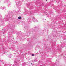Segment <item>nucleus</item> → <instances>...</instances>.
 <instances>
[{"instance_id": "6", "label": "nucleus", "mask_w": 66, "mask_h": 66, "mask_svg": "<svg viewBox=\"0 0 66 66\" xmlns=\"http://www.w3.org/2000/svg\"><path fill=\"white\" fill-rule=\"evenodd\" d=\"M48 0H46V1H47Z\"/></svg>"}, {"instance_id": "3", "label": "nucleus", "mask_w": 66, "mask_h": 66, "mask_svg": "<svg viewBox=\"0 0 66 66\" xmlns=\"http://www.w3.org/2000/svg\"><path fill=\"white\" fill-rule=\"evenodd\" d=\"M35 20V19H33V20H34V21Z\"/></svg>"}, {"instance_id": "4", "label": "nucleus", "mask_w": 66, "mask_h": 66, "mask_svg": "<svg viewBox=\"0 0 66 66\" xmlns=\"http://www.w3.org/2000/svg\"><path fill=\"white\" fill-rule=\"evenodd\" d=\"M2 10H3L4 9H3L2 8Z\"/></svg>"}, {"instance_id": "1", "label": "nucleus", "mask_w": 66, "mask_h": 66, "mask_svg": "<svg viewBox=\"0 0 66 66\" xmlns=\"http://www.w3.org/2000/svg\"><path fill=\"white\" fill-rule=\"evenodd\" d=\"M18 19H21V16H20L18 18Z\"/></svg>"}, {"instance_id": "5", "label": "nucleus", "mask_w": 66, "mask_h": 66, "mask_svg": "<svg viewBox=\"0 0 66 66\" xmlns=\"http://www.w3.org/2000/svg\"><path fill=\"white\" fill-rule=\"evenodd\" d=\"M63 33H64V32H65H65H63Z\"/></svg>"}, {"instance_id": "2", "label": "nucleus", "mask_w": 66, "mask_h": 66, "mask_svg": "<svg viewBox=\"0 0 66 66\" xmlns=\"http://www.w3.org/2000/svg\"><path fill=\"white\" fill-rule=\"evenodd\" d=\"M32 56H34V55L32 54Z\"/></svg>"}]
</instances>
